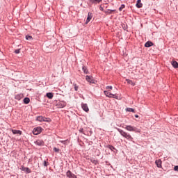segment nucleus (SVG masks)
<instances>
[{
  "label": "nucleus",
  "mask_w": 178,
  "mask_h": 178,
  "mask_svg": "<svg viewBox=\"0 0 178 178\" xmlns=\"http://www.w3.org/2000/svg\"><path fill=\"white\" fill-rule=\"evenodd\" d=\"M43 122H47V123H51V122H52V120H51V118H49L43 117Z\"/></svg>",
  "instance_id": "obj_21"
},
{
  "label": "nucleus",
  "mask_w": 178,
  "mask_h": 178,
  "mask_svg": "<svg viewBox=\"0 0 178 178\" xmlns=\"http://www.w3.org/2000/svg\"><path fill=\"white\" fill-rule=\"evenodd\" d=\"M66 105H67V103L65 101H62L58 103L59 108H65V106H66Z\"/></svg>",
  "instance_id": "obj_13"
},
{
  "label": "nucleus",
  "mask_w": 178,
  "mask_h": 178,
  "mask_svg": "<svg viewBox=\"0 0 178 178\" xmlns=\"http://www.w3.org/2000/svg\"><path fill=\"white\" fill-rule=\"evenodd\" d=\"M125 129L128 131H135V133H140L141 131L140 129H138L137 127H133L131 125H127L125 127Z\"/></svg>",
  "instance_id": "obj_2"
},
{
  "label": "nucleus",
  "mask_w": 178,
  "mask_h": 178,
  "mask_svg": "<svg viewBox=\"0 0 178 178\" xmlns=\"http://www.w3.org/2000/svg\"><path fill=\"white\" fill-rule=\"evenodd\" d=\"M79 133H82L83 134H84V129L83 128H81L79 130Z\"/></svg>",
  "instance_id": "obj_32"
},
{
  "label": "nucleus",
  "mask_w": 178,
  "mask_h": 178,
  "mask_svg": "<svg viewBox=\"0 0 178 178\" xmlns=\"http://www.w3.org/2000/svg\"><path fill=\"white\" fill-rule=\"evenodd\" d=\"M23 101H24V104H25L26 105H27L28 104H30V98L29 97H25Z\"/></svg>",
  "instance_id": "obj_22"
},
{
  "label": "nucleus",
  "mask_w": 178,
  "mask_h": 178,
  "mask_svg": "<svg viewBox=\"0 0 178 178\" xmlns=\"http://www.w3.org/2000/svg\"><path fill=\"white\" fill-rule=\"evenodd\" d=\"M36 120H37L38 122H44V117H43V116H41V115L38 116V117L36 118Z\"/></svg>",
  "instance_id": "obj_23"
},
{
  "label": "nucleus",
  "mask_w": 178,
  "mask_h": 178,
  "mask_svg": "<svg viewBox=\"0 0 178 178\" xmlns=\"http://www.w3.org/2000/svg\"><path fill=\"white\" fill-rule=\"evenodd\" d=\"M117 130L118 131H119L121 136H122V137H124V138H127V140H128L129 141H133V137H131V135H130V134L127 132H124V131L119 128H117Z\"/></svg>",
  "instance_id": "obj_1"
},
{
  "label": "nucleus",
  "mask_w": 178,
  "mask_h": 178,
  "mask_svg": "<svg viewBox=\"0 0 178 178\" xmlns=\"http://www.w3.org/2000/svg\"><path fill=\"white\" fill-rule=\"evenodd\" d=\"M66 176L68 178H77V176L76 175H74L73 172H72V171L68 170L66 172Z\"/></svg>",
  "instance_id": "obj_5"
},
{
  "label": "nucleus",
  "mask_w": 178,
  "mask_h": 178,
  "mask_svg": "<svg viewBox=\"0 0 178 178\" xmlns=\"http://www.w3.org/2000/svg\"><path fill=\"white\" fill-rule=\"evenodd\" d=\"M172 66L175 68V69H178V63L176 60H172L171 62Z\"/></svg>",
  "instance_id": "obj_16"
},
{
  "label": "nucleus",
  "mask_w": 178,
  "mask_h": 178,
  "mask_svg": "<svg viewBox=\"0 0 178 178\" xmlns=\"http://www.w3.org/2000/svg\"><path fill=\"white\" fill-rule=\"evenodd\" d=\"M92 3H99V2H102V0H90Z\"/></svg>",
  "instance_id": "obj_25"
},
{
  "label": "nucleus",
  "mask_w": 178,
  "mask_h": 178,
  "mask_svg": "<svg viewBox=\"0 0 178 178\" xmlns=\"http://www.w3.org/2000/svg\"><path fill=\"white\" fill-rule=\"evenodd\" d=\"M35 144L36 145H38L39 147H43L45 143L42 140H37L36 141H35Z\"/></svg>",
  "instance_id": "obj_8"
},
{
  "label": "nucleus",
  "mask_w": 178,
  "mask_h": 178,
  "mask_svg": "<svg viewBox=\"0 0 178 178\" xmlns=\"http://www.w3.org/2000/svg\"><path fill=\"white\" fill-rule=\"evenodd\" d=\"M90 162H92V163H93V165H98V160L97 159H95V157H91Z\"/></svg>",
  "instance_id": "obj_14"
},
{
  "label": "nucleus",
  "mask_w": 178,
  "mask_h": 178,
  "mask_svg": "<svg viewBox=\"0 0 178 178\" xmlns=\"http://www.w3.org/2000/svg\"><path fill=\"white\" fill-rule=\"evenodd\" d=\"M73 86L75 91H79V86H77L76 83H73Z\"/></svg>",
  "instance_id": "obj_30"
},
{
  "label": "nucleus",
  "mask_w": 178,
  "mask_h": 178,
  "mask_svg": "<svg viewBox=\"0 0 178 178\" xmlns=\"http://www.w3.org/2000/svg\"><path fill=\"white\" fill-rule=\"evenodd\" d=\"M46 97L49 98V99H52L54 98V93L53 92H47L46 94Z\"/></svg>",
  "instance_id": "obj_19"
},
{
  "label": "nucleus",
  "mask_w": 178,
  "mask_h": 178,
  "mask_svg": "<svg viewBox=\"0 0 178 178\" xmlns=\"http://www.w3.org/2000/svg\"><path fill=\"white\" fill-rule=\"evenodd\" d=\"M82 70H83V73H85V74H88V73H90L88 72V70H87V67H86L84 65L82 67Z\"/></svg>",
  "instance_id": "obj_20"
},
{
  "label": "nucleus",
  "mask_w": 178,
  "mask_h": 178,
  "mask_svg": "<svg viewBox=\"0 0 178 178\" xmlns=\"http://www.w3.org/2000/svg\"><path fill=\"white\" fill-rule=\"evenodd\" d=\"M86 80L88 83H90V84H95V81L94 78L91 76L86 75Z\"/></svg>",
  "instance_id": "obj_4"
},
{
  "label": "nucleus",
  "mask_w": 178,
  "mask_h": 178,
  "mask_svg": "<svg viewBox=\"0 0 178 178\" xmlns=\"http://www.w3.org/2000/svg\"><path fill=\"white\" fill-rule=\"evenodd\" d=\"M135 118H138V115H135Z\"/></svg>",
  "instance_id": "obj_41"
},
{
  "label": "nucleus",
  "mask_w": 178,
  "mask_h": 178,
  "mask_svg": "<svg viewBox=\"0 0 178 178\" xmlns=\"http://www.w3.org/2000/svg\"><path fill=\"white\" fill-rule=\"evenodd\" d=\"M15 54H20V49H15Z\"/></svg>",
  "instance_id": "obj_35"
},
{
  "label": "nucleus",
  "mask_w": 178,
  "mask_h": 178,
  "mask_svg": "<svg viewBox=\"0 0 178 178\" xmlns=\"http://www.w3.org/2000/svg\"><path fill=\"white\" fill-rule=\"evenodd\" d=\"M26 40H28L30 41V40H33V36L30 35H26Z\"/></svg>",
  "instance_id": "obj_31"
},
{
  "label": "nucleus",
  "mask_w": 178,
  "mask_h": 178,
  "mask_svg": "<svg viewBox=\"0 0 178 178\" xmlns=\"http://www.w3.org/2000/svg\"><path fill=\"white\" fill-rule=\"evenodd\" d=\"M126 111L127 112H135V110L133 108H127Z\"/></svg>",
  "instance_id": "obj_28"
},
{
  "label": "nucleus",
  "mask_w": 178,
  "mask_h": 178,
  "mask_svg": "<svg viewBox=\"0 0 178 178\" xmlns=\"http://www.w3.org/2000/svg\"><path fill=\"white\" fill-rule=\"evenodd\" d=\"M60 143L61 144H66V143H67V140H60Z\"/></svg>",
  "instance_id": "obj_36"
},
{
  "label": "nucleus",
  "mask_w": 178,
  "mask_h": 178,
  "mask_svg": "<svg viewBox=\"0 0 178 178\" xmlns=\"http://www.w3.org/2000/svg\"><path fill=\"white\" fill-rule=\"evenodd\" d=\"M124 8H126V6L124 4H122L120 6V7L119 8L120 12H122V10H123V9H124Z\"/></svg>",
  "instance_id": "obj_29"
},
{
  "label": "nucleus",
  "mask_w": 178,
  "mask_h": 178,
  "mask_svg": "<svg viewBox=\"0 0 178 178\" xmlns=\"http://www.w3.org/2000/svg\"><path fill=\"white\" fill-rule=\"evenodd\" d=\"M155 163L157 168H162V161H161V159L156 160Z\"/></svg>",
  "instance_id": "obj_10"
},
{
  "label": "nucleus",
  "mask_w": 178,
  "mask_h": 178,
  "mask_svg": "<svg viewBox=\"0 0 178 178\" xmlns=\"http://www.w3.org/2000/svg\"><path fill=\"white\" fill-rule=\"evenodd\" d=\"M92 19V13H88V17L86 21V24H88V23H90Z\"/></svg>",
  "instance_id": "obj_7"
},
{
  "label": "nucleus",
  "mask_w": 178,
  "mask_h": 178,
  "mask_svg": "<svg viewBox=\"0 0 178 178\" xmlns=\"http://www.w3.org/2000/svg\"><path fill=\"white\" fill-rule=\"evenodd\" d=\"M126 81H127L128 84H131V86H133L134 87L136 86V83H134V82H133V81H131L130 79H126Z\"/></svg>",
  "instance_id": "obj_24"
},
{
  "label": "nucleus",
  "mask_w": 178,
  "mask_h": 178,
  "mask_svg": "<svg viewBox=\"0 0 178 178\" xmlns=\"http://www.w3.org/2000/svg\"><path fill=\"white\" fill-rule=\"evenodd\" d=\"M23 94H18L17 95H15V99H17V101H20V99H22V98H23Z\"/></svg>",
  "instance_id": "obj_18"
},
{
  "label": "nucleus",
  "mask_w": 178,
  "mask_h": 178,
  "mask_svg": "<svg viewBox=\"0 0 178 178\" xmlns=\"http://www.w3.org/2000/svg\"><path fill=\"white\" fill-rule=\"evenodd\" d=\"M20 169L22 172H25V173H31V170L27 167H24V165H22Z\"/></svg>",
  "instance_id": "obj_6"
},
{
  "label": "nucleus",
  "mask_w": 178,
  "mask_h": 178,
  "mask_svg": "<svg viewBox=\"0 0 178 178\" xmlns=\"http://www.w3.org/2000/svg\"><path fill=\"white\" fill-rule=\"evenodd\" d=\"M116 10H111V9H107L106 11V13H108V15H111L112 12H115Z\"/></svg>",
  "instance_id": "obj_27"
},
{
  "label": "nucleus",
  "mask_w": 178,
  "mask_h": 178,
  "mask_svg": "<svg viewBox=\"0 0 178 178\" xmlns=\"http://www.w3.org/2000/svg\"><path fill=\"white\" fill-rule=\"evenodd\" d=\"M99 10H102V11H104V8H103L102 6H100V7H99Z\"/></svg>",
  "instance_id": "obj_40"
},
{
  "label": "nucleus",
  "mask_w": 178,
  "mask_h": 178,
  "mask_svg": "<svg viewBox=\"0 0 178 178\" xmlns=\"http://www.w3.org/2000/svg\"><path fill=\"white\" fill-rule=\"evenodd\" d=\"M104 94L106 97H108V98H112V97H113V94L111 93L108 90H104Z\"/></svg>",
  "instance_id": "obj_12"
},
{
  "label": "nucleus",
  "mask_w": 178,
  "mask_h": 178,
  "mask_svg": "<svg viewBox=\"0 0 178 178\" xmlns=\"http://www.w3.org/2000/svg\"><path fill=\"white\" fill-rule=\"evenodd\" d=\"M42 131V128L41 127H38L33 129V134H34V136H38V134H41Z\"/></svg>",
  "instance_id": "obj_3"
},
{
  "label": "nucleus",
  "mask_w": 178,
  "mask_h": 178,
  "mask_svg": "<svg viewBox=\"0 0 178 178\" xmlns=\"http://www.w3.org/2000/svg\"><path fill=\"white\" fill-rule=\"evenodd\" d=\"M154 46V43L151 41H147L145 44V48H150V47Z\"/></svg>",
  "instance_id": "obj_11"
},
{
  "label": "nucleus",
  "mask_w": 178,
  "mask_h": 178,
  "mask_svg": "<svg viewBox=\"0 0 178 178\" xmlns=\"http://www.w3.org/2000/svg\"><path fill=\"white\" fill-rule=\"evenodd\" d=\"M136 6L138 9H140V8H143V3H141V0H137Z\"/></svg>",
  "instance_id": "obj_15"
},
{
  "label": "nucleus",
  "mask_w": 178,
  "mask_h": 178,
  "mask_svg": "<svg viewBox=\"0 0 178 178\" xmlns=\"http://www.w3.org/2000/svg\"><path fill=\"white\" fill-rule=\"evenodd\" d=\"M43 165H44V166H45V167L48 166V162H47V161H44Z\"/></svg>",
  "instance_id": "obj_37"
},
{
  "label": "nucleus",
  "mask_w": 178,
  "mask_h": 178,
  "mask_svg": "<svg viewBox=\"0 0 178 178\" xmlns=\"http://www.w3.org/2000/svg\"><path fill=\"white\" fill-rule=\"evenodd\" d=\"M112 98H115V99H118V95L113 94Z\"/></svg>",
  "instance_id": "obj_39"
},
{
  "label": "nucleus",
  "mask_w": 178,
  "mask_h": 178,
  "mask_svg": "<svg viewBox=\"0 0 178 178\" xmlns=\"http://www.w3.org/2000/svg\"><path fill=\"white\" fill-rule=\"evenodd\" d=\"M113 88L112 87V86H106V90H112Z\"/></svg>",
  "instance_id": "obj_33"
},
{
  "label": "nucleus",
  "mask_w": 178,
  "mask_h": 178,
  "mask_svg": "<svg viewBox=\"0 0 178 178\" xmlns=\"http://www.w3.org/2000/svg\"><path fill=\"white\" fill-rule=\"evenodd\" d=\"M12 133L13 134H19V136H22V131L20 130L13 129Z\"/></svg>",
  "instance_id": "obj_17"
},
{
  "label": "nucleus",
  "mask_w": 178,
  "mask_h": 178,
  "mask_svg": "<svg viewBox=\"0 0 178 178\" xmlns=\"http://www.w3.org/2000/svg\"><path fill=\"white\" fill-rule=\"evenodd\" d=\"M174 170H175V172H178V165H175V166L174 167Z\"/></svg>",
  "instance_id": "obj_38"
},
{
  "label": "nucleus",
  "mask_w": 178,
  "mask_h": 178,
  "mask_svg": "<svg viewBox=\"0 0 178 178\" xmlns=\"http://www.w3.org/2000/svg\"><path fill=\"white\" fill-rule=\"evenodd\" d=\"M53 150L54 151V152H59V149L56 148V147H54Z\"/></svg>",
  "instance_id": "obj_34"
},
{
  "label": "nucleus",
  "mask_w": 178,
  "mask_h": 178,
  "mask_svg": "<svg viewBox=\"0 0 178 178\" xmlns=\"http://www.w3.org/2000/svg\"><path fill=\"white\" fill-rule=\"evenodd\" d=\"M107 148H108V149H111V151H113V149H116V148H115V147H113V145H108Z\"/></svg>",
  "instance_id": "obj_26"
},
{
  "label": "nucleus",
  "mask_w": 178,
  "mask_h": 178,
  "mask_svg": "<svg viewBox=\"0 0 178 178\" xmlns=\"http://www.w3.org/2000/svg\"><path fill=\"white\" fill-rule=\"evenodd\" d=\"M81 108L85 112H88L90 111V108H88V106L87 105V104H82Z\"/></svg>",
  "instance_id": "obj_9"
}]
</instances>
